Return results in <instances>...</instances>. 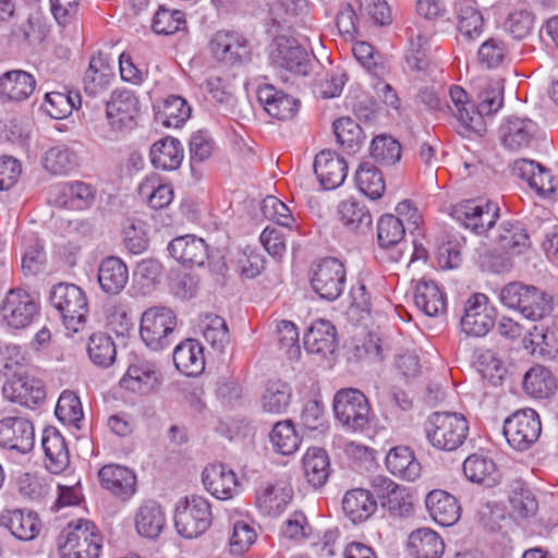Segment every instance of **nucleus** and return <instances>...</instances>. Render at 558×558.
<instances>
[{
	"mask_svg": "<svg viewBox=\"0 0 558 558\" xmlns=\"http://www.w3.org/2000/svg\"><path fill=\"white\" fill-rule=\"evenodd\" d=\"M36 88L35 77L23 70H12L0 76V99L3 101H23Z\"/></svg>",
	"mask_w": 558,
	"mask_h": 558,
	"instance_id": "31",
	"label": "nucleus"
},
{
	"mask_svg": "<svg viewBox=\"0 0 558 558\" xmlns=\"http://www.w3.org/2000/svg\"><path fill=\"white\" fill-rule=\"evenodd\" d=\"M156 383L155 365L144 361L130 365L120 380L122 388L141 395L149 392Z\"/></svg>",
	"mask_w": 558,
	"mask_h": 558,
	"instance_id": "46",
	"label": "nucleus"
},
{
	"mask_svg": "<svg viewBox=\"0 0 558 558\" xmlns=\"http://www.w3.org/2000/svg\"><path fill=\"white\" fill-rule=\"evenodd\" d=\"M333 133L337 143L348 153H355L360 149L364 135L362 128L351 118L342 117L333 124Z\"/></svg>",
	"mask_w": 558,
	"mask_h": 558,
	"instance_id": "57",
	"label": "nucleus"
},
{
	"mask_svg": "<svg viewBox=\"0 0 558 558\" xmlns=\"http://www.w3.org/2000/svg\"><path fill=\"white\" fill-rule=\"evenodd\" d=\"M335 418L349 432H362L369 424L371 404L366 396L356 388L338 390L332 400Z\"/></svg>",
	"mask_w": 558,
	"mask_h": 558,
	"instance_id": "6",
	"label": "nucleus"
},
{
	"mask_svg": "<svg viewBox=\"0 0 558 558\" xmlns=\"http://www.w3.org/2000/svg\"><path fill=\"white\" fill-rule=\"evenodd\" d=\"M41 446L46 456V466L53 473L63 472L70 464V452L62 434L54 427L44 429Z\"/></svg>",
	"mask_w": 558,
	"mask_h": 558,
	"instance_id": "29",
	"label": "nucleus"
},
{
	"mask_svg": "<svg viewBox=\"0 0 558 558\" xmlns=\"http://www.w3.org/2000/svg\"><path fill=\"white\" fill-rule=\"evenodd\" d=\"M213 513L208 500L192 495L180 501L174 512V526L184 538H195L203 535L211 525Z\"/></svg>",
	"mask_w": 558,
	"mask_h": 558,
	"instance_id": "9",
	"label": "nucleus"
},
{
	"mask_svg": "<svg viewBox=\"0 0 558 558\" xmlns=\"http://www.w3.org/2000/svg\"><path fill=\"white\" fill-rule=\"evenodd\" d=\"M166 525V515L161 506L154 501L143 502L135 514V527L140 535L156 538Z\"/></svg>",
	"mask_w": 558,
	"mask_h": 558,
	"instance_id": "42",
	"label": "nucleus"
},
{
	"mask_svg": "<svg viewBox=\"0 0 558 558\" xmlns=\"http://www.w3.org/2000/svg\"><path fill=\"white\" fill-rule=\"evenodd\" d=\"M34 445L35 432L31 421L21 416H8L0 421V447L25 454Z\"/></svg>",
	"mask_w": 558,
	"mask_h": 558,
	"instance_id": "18",
	"label": "nucleus"
},
{
	"mask_svg": "<svg viewBox=\"0 0 558 558\" xmlns=\"http://www.w3.org/2000/svg\"><path fill=\"white\" fill-rule=\"evenodd\" d=\"M129 281L126 264L117 256L105 257L98 267V282L107 294H119Z\"/></svg>",
	"mask_w": 558,
	"mask_h": 558,
	"instance_id": "34",
	"label": "nucleus"
},
{
	"mask_svg": "<svg viewBox=\"0 0 558 558\" xmlns=\"http://www.w3.org/2000/svg\"><path fill=\"white\" fill-rule=\"evenodd\" d=\"M184 149L181 142L168 136L154 143L150 148L151 165L159 170L173 171L183 160Z\"/></svg>",
	"mask_w": 558,
	"mask_h": 558,
	"instance_id": "39",
	"label": "nucleus"
},
{
	"mask_svg": "<svg viewBox=\"0 0 558 558\" xmlns=\"http://www.w3.org/2000/svg\"><path fill=\"white\" fill-rule=\"evenodd\" d=\"M257 98L265 111L278 120H290L299 111L300 101L271 84L259 85Z\"/></svg>",
	"mask_w": 558,
	"mask_h": 558,
	"instance_id": "22",
	"label": "nucleus"
},
{
	"mask_svg": "<svg viewBox=\"0 0 558 558\" xmlns=\"http://www.w3.org/2000/svg\"><path fill=\"white\" fill-rule=\"evenodd\" d=\"M388 471L409 482L415 481L421 475V463L414 451L408 446L391 448L385 459Z\"/></svg>",
	"mask_w": 558,
	"mask_h": 558,
	"instance_id": "36",
	"label": "nucleus"
},
{
	"mask_svg": "<svg viewBox=\"0 0 558 558\" xmlns=\"http://www.w3.org/2000/svg\"><path fill=\"white\" fill-rule=\"evenodd\" d=\"M54 413L59 421L66 424H76L84 416L80 398L69 390L60 395Z\"/></svg>",
	"mask_w": 558,
	"mask_h": 558,
	"instance_id": "64",
	"label": "nucleus"
},
{
	"mask_svg": "<svg viewBox=\"0 0 558 558\" xmlns=\"http://www.w3.org/2000/svg\"><path fill=\"white\" fill-rule=\"evenodd\" d=\"M405 236L403 221L392 215L385 214L377 221V243L381 250H393L391 259L399 262L402 257V250L399 247Z\"/></svg>",
	"mask_w": 558,
	"mask_h": 558,
	"instance_id": "32",
	"label": "nucleus"
},
{
	"mask_svg": "<svg viewBox=\"0 0 558 558\" xmlns=\"http://www.w3.org/2000/svg\"><path fill=\"white\" fill-rule=\"evenodd\" d=\"M492 239L502 251L513 255L522 254L531 246L527 230L518 220L500 222Z\"/></svg>",
	"mask_w": 558,
	"mask_h": 558,
	"instance_id": "28",
	"label": "nucleus"
},
{
	"mask_svg": "<svg viewBox=\"0 0 558 558\" xmlns=\"http://www.w3.org/2000/svg\"><path fill=\"white\" fill-rule=\"evenodd\" d=\"M49 301L60 314L68 330L77 332L84 327L88 301L83 289L74 283L60 282L50 291Z\"/></svg>",
	"mask_w": 558,
	"mask_h": 558,
	"instance_id": "5",
	"label": "nucleus"
},
{
	"mask_svg": "<svg viewBox=\"0 0 558 558\" xmlns=\"http://www.w3.org/2000/svg\"><path fill=\"white\" fill-rule=\"evenodd\" d=\"M337 215L349 231L365 234L371 230L373 217L363 202L353 197L341 201L337 207Z\"/></svg>",
	"mask_w": 558,
	"mask_h": 558,
	"instance_id": "35",
	"label": "nucleus"
},
{
	"mask_svg": "<svg viewBox=\"0 0 558 558\" xmlns=\"http://www.w3.org/2000/svg\"><path fill=\"white\" fill-rule=\"evenodd\" d=\"M424 433L428 444L441 451H454L460 448L469 436L468 418L458 412L430 413L425 420Z\"/></svg>",
	"mask_w": 558,
	"mask_h": 558,
	"instance_id": "1",
	"label": "nucleus"
},
{
	"mask_svg": "<svg viewBox=\"0 0 558 558\" xmlns=\"http://www.w3.org/2000/svg\"><path fill=\"white\" fill-rule=\"evenodd\" d=\"M407 32L410 37V43L404 56L405 62L409 69L413 71H426L430 63L427 48L428 38L426 35H415L411 27H409Z\"/></svg>",
	"mask_w": 558,
	"mask_h": 558,
	"instance_id": "58",
	"label": "nucleus"
},
{
	"mask_svg": "<svg viewBox=\"0 0 558 558\" xmlns=\"http://www.w3.org/2000/svg\"><path fill=\"white\" fill-rule=\"evenodd\" d=\"M210 48L216 59L229 65H241L251 61V43L234 31L217 32L210 41Z\"/></svg>",
	"mask_w": 558,
	"mask_h": 558,
	"instance_id": "16",
	"label": "nucleus"
},
{
	"mask_svg": "<svg viewBox=\"0 0 558 558\" xmlns=\"http://www.w3.org/2000/svg\"><path fill=\"white\" fill-rule=\"evenodd\" d=\"M501 145L511 151L529 148L535 141L537 124L529 118L508 117L499 126Z\"/></svg>",
	"mask_w": 558,
	"mask_h": 558,
	"instance_id": "19",
	"label": "nucleus"
},
{
	"mask_svg": "<svg viewBox=\"0 0 558 558\" xmlns=\"http://www.w3.org/2000/svg\"><path fill=\"white\" fill-rule=\"evenodd\" d=\"M140 100L134 92L126 88H116L106 100V119L110 130L125 132L137 124Z\"/></svg>",
	"mask_w": 558,
	"mask_h": 558,
	"instance_id": "14",
	"label": "nucleus"
},
{
	"mask_svg": "<svg viewBox=\"0 0 558 558\" xmlns=\"http://www.w3.org/2000/svg\"><path fill=\"white\" fill-rule=\"evenodd\" d=\"M292 497L291 487L263 482L255 492V505L262 514L275 518L286 510Z\"/></svg>",
	"mask_w": 558,
	"mask_h": 558,
	"instance_id": "25",
	"label": "nucleus"
},
{
	"mask_svg": "<svg viewBox=\"0 0 558 558\" xmlns=\"http://www.w3.org/2000/svg\"><path fill=\"white\" fill-rule=\"evenodd\" d=\"M169 254L184 266H204L208 262L211 271L223 274L227 265L223 257L219 256L217 260L209 254L208 245L201 238L193 234L177 236L168 244Z\"/></svg>",
	"mask_w": 558,
	"mask_h": 558,
	"instance_id": "10",
	"label": "nucleus"
},
{
	"mask_svg": "<svg viewBox=\"0 0 558 558\" xmlns=\"http://www.w3.org/2000/svg\"><path fill=\"white\" fill-rule=\"evenodd\" d=\"M463 473L473 483L487 487L495 486L499 481V472L495 462L482 454H471L463 462Z\"/></svg>",
	"mask_w": 558,
	"mask_h": 558,
	"instance_id": "48",
	"label": "nucleus"
},
{
	"mask_svg": "<svg viewBox=\"0 0 558 558\" xmlns=\"http://www.w3.org/2000/svg\"><path fill=\"white\" fill-rule=\"evenodd\" d=\"M173 363L186 376H197L205 369L203 345L195 339H186L174 348Z\"/></svg>",
	"mask_w": 558,
	"mask_h": 558,
	"instance_id": "37",
	"label": "nucleus"
},
{
	"mask_svg": "<svg viewBox=\"0 0 558 558\" xmlns=\"http://www.w3.org/2000/svg\"><path fill=\"white\" fill-rule=\"evenodd\" d=\"M355 181L359 190L373 201L380 198L386 190L381 171L369 161H364L359 166Z\"/></svg>",
	"mask_w": 558,
	"mask_h": 558,
	"instance_id": "51",
	"label": "nucleus"
},
{
	"mask_svg": "<svg viewBox=\"0 0 558 558\" xmlns=\"http://www.w3.org/2000/svg\"><path fill=\"white\" fill-rule=\"evenodd\" d=\"M342 509L344 514L356 524L366 521L375 513L377 501L371 490L354 488L344 494Z\"/></svg>",
	"mask_w": 558,
	"mask_h": 558,
	"instance_id": "38",
	"label": "nucleus"
},
{
	"mask_svg": "<svg viewBox=\"0 0 558 558\" xmlns=\"http://www.w3.org/2000/svg\"><path fill=\"white\" fill-rule=\"evenodd\" d=\"M25 251L22 257V269L25 275H36L46 263L44 243L35 234L25 236Z\"/></svg>",
	"mask_w": 558,
	"mask_h": 558,
	"instance_id": "61",
	"label": "nucleus"
},
{
	"mask_svg": "<svg viewBox=\"0 0 558 558\" xmlns=\"http://www.w3.org/2000/svg\"><path fill=\"white\" fill-rule=\"evenodd\" d=\"M82 106V96L78 92L69 90L46 93L41 110L50 118L60 120L69 117L73 109Z\"/></svg>",
	"mask_w": 558,
	"mask_h": 558,
	"instance_id": "49",
	"label": "nucleus"
},
{
	"mask_svg": "<svg viewBox=\"0 0 558 558\" xmlns=\"http://www.w3.org/2000/svg\"><path fill=\"white\" fill-rule=\"evenodd\" d=\"M415 306L425 315L437 317L446 313L447 300L445 293L434 280L421 279L414 289Z\"/></svg>",
	"mask_w": 558,
	"mask_h": 558,
	"instance_id": "33",
	"label": "nucleus"
},
{
	"mask_svg": "<svg viewBox=\"0 0 558 558\" xmlns=\"http://www.w3.org/2000/svg\"><path fill=\"white\" fill-rule=\"evenodd\" d=\"M409 548L416 558H440L445 550V544L438 533L423 527L410 534Z\"/></svg>",
	"mask_w": 558,
	"mask_h": 558,
	"instance_id": "47",
	"label": "nucleus"
},
{
	"mask_svg": "<svg viewBox=\"0 0 558 558\" xmlns=\"http://www.w3.org/2000/svg\"><path fill=\"white\" fill-rule=\"evenodd\" d=\"M523 391L534 399H548L557 390V378L543 365H534L523 377Z\"/></svg>",
	"mask_w": 558,
	"mask_h": 558,
	"instance_id": "40",
	"label": "nucleus"
},
{
	"mask_svg": "<svg viewBox=\"0 0 558 558\" xmlns=\"http://www.w3.org/2000/svg\"><path fill=\"white\" fill-rule=\"evenodd\" d=\"M269 59L275 68L284 69L300 76L308 75L312 69L310 54L293 37L277 36Z\"/></svg>",
	"mask_w": 558,
	"mask_h": 558,
	"instance_id": "15",
	"label": "nucleus"
},
{
	"mask_svg": "<svg viewBox=\"0 0 558 558\" xmlns=\"http://www.w3.org/2000/svg\"><path fill=\"white\" fill-rule=\"evenodd\" d=\"M0 523L21 541H33L41 531V521L34 511L9 510L1 514Z\"/></svg>",
	"mask_w": 558,
	"mask_h": 558,
	"instance_id": "30",
	"label": "nucleus"
},
{
	"mask_svg": "<svg viewBox=\"0 0 558 558\" xmlns=\"http://www.w3.org/2000/svg\"><path fill=\"white\" fill-rule=\"evenodd\" d=\"M87 353L89 360L97 366H110L117 355L116 343L111 336L106 332H94L89 336L87 342Z\"/></svg>",
	"mask_w": 558,
	"mask_h": 558,
	"instance_id": "54",
	"label": "nucleus"
},
{
	"mask_svg": "<svg viewBox=\"0 0 558 558\" xmlns=\"http://www.w3.org/2000/svg\"><path fill=\"white\" fill-rule=\"evenodd\" d=\"M313 168L324 190H336L348 175L344 158L329 149L322 150L315 156Z\"/></svg>",
	"mask_w": 558,
	"mask_h": 558,
	"instance_id": "21",
	"label": "nucleus"
},
{
	"mask_svg": "<svg viewBox=\"0 0 558 558\" xmlns=\"http://www.w3.org/2000/svg\"><path fill=\"white\" fill-rule=\"evenodd\" d=\"M478 99L476 107L471 106L472 114L462 112L461 117L468 121V131L483 135L486 132L484 118L496 113L504 106V90L499 87L486 88L478 95Z\"/></svg>",
	"mask_w": 558,
	"mask_h": 558,
	"instance_id": "23",
	"label": "nucleus"
},
{
	"mask_svg": "<svg viewBox=\"0 0 558 558\" xmlns=\"http://www.w3.org/2000/svg\"><path fill=\"white\" fill-rule=\"evenodd\" d=\"M292 399L291 386L281 379H270L266 383L260 396L264 412L270 414L284 413Z\"/></svg>",
	"mask_w": 558,
	"mask_h": 558,
	"instance_id": "45",
	"label": "nucleus"
},
{
	"mask_svg": "<svg viewBox=\"0 0 558 558\" xmlns=\"http://www.w3.org/2000/svg\"><path fill=\"white\" fill-rule=\"evenodd\" d=\"M101 548L102 535L87 519L70 521L59 536L61 558H98Z\"/></svg>",
	"mask_w": 558,
	"mask_h": 558,
	"instance_id": "2",
	"label": "nucleus"
},
{
	"mask_svg": "<svg viewBox=\"0 0 558 558\" xmlns=\"http://www.w3.org/2000/svg\"><path fill=\"white\" fill-rule=\"evenodd\" d=\"M98 477L101 487L122 501L131 499L137 490L135 472L124 465H104Z\"/></svg>",
	"mask_w": 558,
	"mask_h": 558,
	"instance_id": "20",
	"label": "nucleus"
},
{
	"mask_svg": "<svg viewBox=\"0 0 558 558\" xmlns=\"http://www.w3.org/2000/svg\"><path fill=\"white\" fill-rule=\"evenodd\" d=\"M307 483L314 488L323 487L330 475V462L325 449L313 447L307 449L302 460Z\"/></svg>",
	"mask_w": 558,
	"mask_h": 558,
	"instance_id": "43",
	"label": "nucleus"
},
{
	"mask_svg": "<svg viewBox=\"0 0 558 558\" xmlns=\"http://www.w3.org/2000/svg\"><path fill=\"white\" fill-rule=\"evenodd\" d=\"M39 314L38 298L22 288L10 289L0 305V322L14 330L27 328Z\"/></svg>",
	"mask_w": 558,
	"mask_h": 558,
	"instance_id": "8",
	"label": "nucleus"
},
{
	"mask_svg": "<svg viewBox=\"0 0 558 558\" xmlns=\"http://www.w3.org/2000/svg\"><path fill=\"white\" fill-rule=\"evenodd\" d=\"M347 269L337 257H323L314 262L310 269V283L313 291L326 301H336L344 291Z\"/></svg>",
	"mask_w": 558,
	"mask_h": 558,
	"instance_id": "7",
	"label": "nucleus"
},
{
	"mask_svg": "<svg viewBox=\"0 0 558 558\" xmlns=\"http://www.w3.org/2000/svg\"><path fill=\"white\" fill-rule=\"evenodd\" d=\"M184 13L159 5L151 22V29L159 35H171L185 27Z\"/></svg>",
	"mask_w": 558,
	"mask_h": 558,
	"instance_id": "59",
	"label": "nucleus"
},
{
	"mask_svg": "<svg viewBox=\"0 0 558 558\" xmlns=\"http://www.w3.org/2000/svg\"><path fill=\"white\" fill-rule=\"evenodd\" d=\"M270 442L280 454L289 456L298 450L301 444L294 424L290 420L276 423L269 435Z\"/></svg>",
	"mask_w": 558,
	"mask_h": 558,
	"instance_id": "56",
	"label": "nucleus"
},
{
	"mask_svg": "<svg viewBox=\"0 0 558 558\" xmlns=\"http://www.w3.org/2000/svg\"><path fill=\"white\" fill-rule=\"evenodd\" d=\"M63 205L66 208L82 210L90 207L95 202V187L83 181L66 182L61 186Z\"/></svg>",
	"mask_w": 558,
	"mask_h": 558,
	"instance_id": "53",
	"label": "nucleus"
},
{
	"mask_svg": "<svg viewBox=\"0 0 558 558\" xmlns=\"http://www.w3.org/2000/svg\"><path fill=\"white\" fill-rule=\"evenodd\" d=\"M450 215L463 228L477 235H484L496 225L499 207L492 202L466 199L454 205Z\"/></svg>",
	"mask_w": 558,
	"mask_h": 558,
	"instance_id": "12",
	"label": "nucleus"
},
{
	"mask_svg": "<svg viewBox=\"0 0 558 558\" xmlns=\"http://www.w3.org/2000/svg\"><path fill=\"white\" fill-rule=\"evenodd\" d=\"M425 505L430 518L441 526H451L461 517L458 499L446 490L429 492L425 498Z\"/></svg>",
	"mask_w": 558,
	"mask_h": 558,
	"instance_id": "26",
	"label": "nucleus"
},
{
	"mask_svg": "<svg viewBox=\"0 0 558 558\" xmlns=\"http://www.w3.org/2000/svg\"><path fill=\"white\" fill-rule=\"evenodd\" d=\"M3 396L22 407L35 409L46 400V386L39 378L28 375H14L2 387Z\"/></svg>",
	"mask_w": 558,
	"mask_h": 558,
	"instance_id": "17",
	"label": "nucleus"
},
{
	"mask_svg": "<svg viewBox=\"0 0 558 558\" xmlns=\"http://www.w3.org/2000/svg\"><path fill=\"white\" fill-rule=\"evenodd\" d=\"M138 195L146 199L150 208L162 209L171 204L174 193L170 184L160 183L158 177L154 175L138 185Z\"/></svg>",
	"mask_w": 558,
	"mask_h": 558,
	"instance_id": "55",
	"label": "nucleus"
},
{
	"mask_svg": "<svg viewBox=\"0 0 558 558\" xmlns=\"http://www.w3.org/2000/svg\"><path fill=\"white\" fill-rule=\"evenodd\" d=\"M113 77L107 60L101 54L93 56L83 78L85 94L95 97L104 93Z\"/></svg>",
	"mask_w": 558,
	"mask_h": 558,
	"instance_id": "44",
	"label": "nucleus"
},
{
	"mask_svg": "<svg viewBox=\"0 0 558 558\" xmlns=\"http://www.w3.org/2000/svg\"><path fill=\"white\" fill-rule=\"evenodd\" d=\"M509 501L513 514L519 518L532 517L538 509V504L533 493L520 482H517L511 489Z\"/></svg>",
	"mask_w": 558,
	"mask_h": 558,
	"instance_id": "62",
	"label": "nucleus"
},
{
	"mask_svg": "<svg viewBox=\"0 0 558 558\" xmlns=\"http://www.w3.org/2000/svg\"><path fill=\"white\" fill-rule=\"evenodd\" d=\"M43 166L54 175H66L77 167V156L66 145H57L45 153Z\"/></svg>",
	"mask_w": 558,
	"mask_h": 558,
	"instance_id": "52",
	"label": "nucleus"
},
{
	"mask_svg": "<svg viewBox=\"0 0 558 558\" xmlns=\"http://www.w3.org/2000/svg\"><path fill=\"white\" fill-rule=\"evenodd\" d=\"M203 336L211 348L218 352H223L230 341L227 323L218 315L208 314L205 316Z\"/></svg>",
	"mask_w": 558,
	"mask_h": 558,
	"instance_id": "63",
	"label": "nucleus"
},
{
	"mask_svg": "<svg viewBox=\"0 0 558 558\" xmlns=\"http://www.w3.org/2000/svg\"><path fill=\"white\" fill-rule=\"evenodd\" d=\"M303 343L308 353L332 354L338 345L336 327L327 319H317L304 333Z\"/></svg>",
	"mask_w": 558,
	"mask_h": 558,
	"instance_id": "27",
	"label": "nucleus"
},
{
	"mask_svg": "<svg viewBox=\"0 0 558 558\" xmlns=\"http://www.w3.org/2000/svg\"><path fill=\"white\" fill-rule=\"evenodd\" d=\"M371 156L380 165H395L401 158L400 143L387 135L376 136L371 143Z\"/></svg>",
	"mask_w": 558,
	"mask_h": 558,
	"instance_id": "60",
	"label": "nucleus"
},
{
	"mask_svg": "<svg viewBox=\"0 0 558 558\" xmlns=\"http://www.w3.org/2000/svg\"><path fill=\"white\" fill-rule=\"evenodd\" d=\"M458 31L466 40L478 38L484 31V17L476 0L456 1Z\"/></svg>",
	"mask_w": 558,
	"mask_h": 558,
	"instance_id": "41",
	"label": "nucleus"
},
{
	"mask_svg": "<svg viewBox=\"0 0 558 558\" xmlns=\"http://www.w3.org/2000/svg\"><path fill=\"white\" fill-rule=\"evenodd\" d=\"M541 432L539 415L530 408L518 410L504 421L502 433L507 442L521 452L537 441Z\"/></svg>",
	"mask_w": 558,
	"mask_h": 558,
	"instance_id": "11",
	"label": "nucleus"
},
{
	"mask_svg": "<svg viewBox=\"0 0 558 558\" xmlns=\"http://www.w3.org/2000/svg\"><path fill=\"white\" fill-rule=\"evenodd\" d=\"M191 116V107L184 98L177 95L167 97L156 109L155 119L167 128H180Z\"/></svg>",
	"mask_w": 558,
	"mask_h": 558,
	"instance_id": "50",
	"label": "nucleus"
},
{
	"mask_svg": "<svg viewBox=\"0 0 558 558\" xmlns=\"http://www.w3.org/2000/svg\"><path fill=\"white\" fill-rule=\"evenodd\" d=\"M202 481L207 492L220 500H228L239 490L235 473L226 464H210L202 473Z\"/></svg>",
	"mask_w": 558,
	"mask_h": 558,
	"instance_id": "24",
	"label": "nucleus"
},
{
	"mask_svg": "<svg viewBox=\"0 0 558 558\" xmlns=\"http://www.w3.org/2000/svg\"><path fill=\"white\" fill-rule=\"evenodd\" d=\"M500 302L508 308L518 311L530 320H539L553 312V296L534 287L521 282L505 286L499 295Z\"/></svg>",
	"mask_w": 558,
	"mask_h": 558,
	"instance_id": "3",
	"label": "nucleus"
},
{
	"mask_svg": "<svg viewBox=\"0 0 558 558\" xmlns=\"http://www.w3.org/2000/svg\"><path fill=\"white\" fill-rule=\"evenodd\" d=\"M497 310L484 293H473L463 305L460 319L462 331L472 337H484L496 325Z\"/></svg>",
	"mask_w": 558,
	"mask_h": 558,
	"instance_id": "13",
	"label": "nucleus"
},
{
	"mask_svg": "<svg viewBox=\"0 0 558 558\" xmlns=\"http://www.w3.org/2000/svg\"><path fill=\"white\" fill-rule=\"evenodd\" d=\"M177 325L178 318L171 308L153 306L142 314L140 335L147 348L162 351L175 341Z\"/></svg>",
	"mask_w": 558,
	"mask_h": 558,
	"instance_id": "4",
	"label": "nucleus"
}]
</instances>
